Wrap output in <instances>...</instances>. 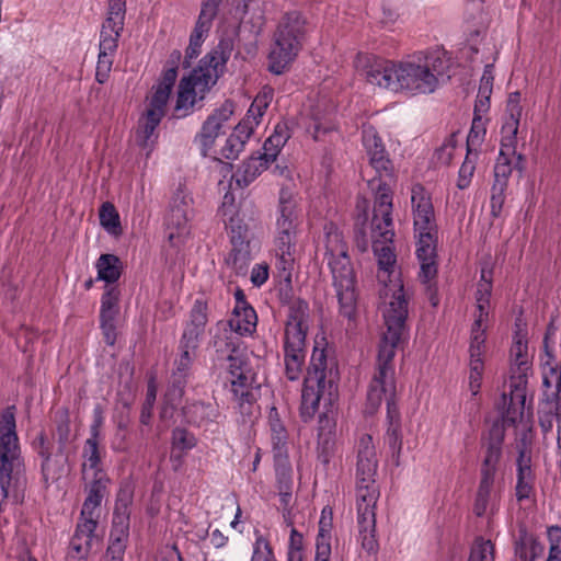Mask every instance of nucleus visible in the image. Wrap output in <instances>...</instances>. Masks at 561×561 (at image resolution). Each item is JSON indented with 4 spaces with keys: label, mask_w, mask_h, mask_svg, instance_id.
<instances>
[{
    "label": "nucleus",
    "mask_w": 561,
    "mask_h": 561,
    "mask_svg": "<svg viewBox=\"0 0 561 561\" xmlns=\"http://www.w3.org/2000/svg\"><path fill=\"white\" fill-rule=\"evenodd\" d=\"M383 321L386 332L382 334L377 357V369L367 391V409L374 413L382 400L387 401V414L389 426L386 433V442L393 453L399 454L402 448L400 435V419L393 402L396 393L393 358L396 350L403 341L408 318V296L401 284H393V288H386Z\"/></svg>",
    "instance_id": "1"
},
{
    "label": "nucleus",
    "mask_w": 561,
    "mask_h": 561,
    "mask_svg": "<svg viewBox=\"0 0 561 561\" xmlns=\"http://www.w3.org/2000/svg\"><path fill=\"white\" fill-rule=\"evenodd\" d=\"M354 65L373 87L393 93L426 94L437 89L448 58L443 49L419 51L397 62L359 53Z\"/></svg>",
    "instance_id": "2"
},
{
    "label": "nucleus",
    "mask_w": 561,
    "mask_h": 561,
    "mask_svg": "<svg viewBox=\"0 0 561 561\" xmlns=\"http://www.w3.org/2000/svg\"><path fill=\"white\" fill-rule=\"evenodd\" d=\"M233 47L231 37L221 38L218 45L199 60L198 67L180 81L174 107L179 117L187 115L197 96L203 99L204 94L216 84L225 72Z\"/></svg>",
    "instance_id": "3"
},
{
    "label": "nucleus",
    "mask_w": 561,
    "mask_h": 561,
    "mask_svg": "<svg viewBox=\"0 0 561 561\" xmlns=\"http://www.w3.org/2000/svg\"><path fill=\"white\" fill-rule=\"evenodd\" d=\"M24 465L11 408L0 414V512L9 501L24 497Z\"/></svg>",
    "instance_id": "4"
},
{
    "label": "nucleus",
    "mask_w": 561,
    "mask_h": 561,
    "mask_svg": "<svg viewBox=\"0 0 561 561\" xmlns=\"http://www.w3.org/2000/svg\"><path fill=\"white\" fill-rule=\"evenodd\" d=\"M337 379L334 358H328L325 350L314 347L301 391L300 416L305 422L313 419L321 401L332 405L337 396Z\"/></svg>",
    "instance_id": "5"
},
{
    "label": "nucleus",
    "mask_w": 561,
    "mask_h": 561,
    "mask_svg": "<svg viewBox=\"0 0 561 561\" xmlns=\"http://www.w3.org/2000/svg\"><path fill=\"white\" fill-rule=\"evenodd\" d=\"M107 483L100 480L85 482L88 495L69 545L67 561H85L92 547L99 543L95 529L101 515L102 501L107 495Z\"/></svg>",
    "instance_id": "6"
},
{
    "label": "nucleus",
    "mask_w": 561,
    "mask_h": 561,
    "mask_svg": "<svg viewBox=\"0 0 561 561\" xmlns=\"http://www.w3.org/2000/svg\"><path fill=\"white\" fill-rule=\"evenodd\" d=\"M325 248L340 313L347 319H352L356 312L357 295L355 275L347 255V245L337 231H330L327 234Z\"/></svg>",
    "instance_id": "7"
},
{
    "label": "nucleus",
    "mask_w": 561,
    "mask_h": 561,
    "mask_svg": "<svg viewBox=\"0 0 561 561\" xmlns=\"http://www.w3.org/2000/svg\"><path fill=\"white\" fill-rule=\"evenodd\" d=\"M307 32V21L300 12L291 11L282 16L268 54L271 72L282 75L289 69L302 48Z\"/></svg>",
    "instance_id": "8"
},
{
    "label": "nucleus",
    "mask_w": 561,
    "mask_h": 561,
    "mask_svg": "<svg viewBox=\"0 0 561 561\" xmlns=\"http://www.w3.org/2000/svg\"><path fill=\"white\" fill-rule=\"evenodd\" d=\"M309 306L295 299L288 307L284 336L285 374L289 380H298L306 359V335L309 328Z\"/></svg>",
    "instance_id": "9"
},
{
    "label": "nucleus",
    "mask_w": 561,
    "mask_h": 561,
    "mask_svg": "<svg viewBox=\"0 0 561 561\" xmlns=\"http://www.w3.org/2000/svg\"><path fill=\"white\" fill-rule=\"evenodd\" d=\"M492 282L478 283L476 293L477 314L471 328L469 344V388L473 396L479 392L484 370V355L486 351V329L489 323L490 296Z\"/></svg>",
    "instance_id": "10"
},
{
    "label": "nucleus",
    "mask_w": 561,
    "mask_h": 561,
    "mask_svg": "<svg viewBox=\"0 0 561 561\" xmlns=\"http://www.w3.org/2000/svg\"><path fill=\"white\" fill-rule=\"evenodd\" d=\"M175 80V68L165 69L162 72L161 80L153 87L154 91L149 99V105L138 121L135 136L138 146L148 148L154 142V130L165 115V107Z\"/></svg>",
    "instance_id": "11"
},
{
    "label": "nucleus",
    "mask_w": 561,
    "mask_h": 561,
    "mask_svg": "<svg viewBox=\"0 0 561 561\" xmlns=\"http://www.w3.org/2000/svg\"><path fill=\"white\" fill-rule=\"evenodd\" d=\"M379 490L375 480H356L357 527L362 548L376 554L379 548L376 537V504Z\"/></svg>",
    "instance_id": "12"
},
{
    "label": "nucleus",
    "mask_w": 561,
    "mask_h": 561,
    "mask_svg": "<svg viewBox=\"0 0 561 561\" xmlns=\"http://www.w3.org/2000/svg\"><path fill=\"white\" fill-rule=\"evenodd\" d=\"M512 375L510 378V403L505 419L515 422L524 416V403L526 402L527 376L530 370L528 346L525 341L517 339L511 348Z\"/></svg>",
    "instance_id": "13"
},
{
    "label": "nucleus",
    "mask_w": 561,
    "mask_h": 561,
    "mask_svg": "<svg viewBox=\"0 0 561 561\" xmlns=\"http://www.w3.org/2000/svg\"><path fill=\"white\" fill-rule=\"evenodd\" d=\"M194 215L193 199L183 188H179L170 203L164 217L168 240L173 247H179L190 234L191 220Z\"/></svg>",
    "instance_id": "14"
},
{
    "label": "nucleus",
    "mask_w": 561,
    "mask_h": 561,
    "mask_svg": "<svg viewBox=\"0 0 561 561\" xmlns=\"http://www.w3.org/2000/svg\"><path fill=\"white\" fill-rule=\"evenodd\" d=\"M393 238L392 194L386 183H382L378 186L375 198L371 219V242H393Z\"/></svg>",
    "instance_id": "15"
},
{
    "label": "nucleus",
    "mask_w": 561,
    "mask_h": 561,
    "mask_svg": "<svg viewBox=\"0 0 561 561\" xmlns=\"http://www.w3.org/2000/svg\"><path fill=\"white\" fill-rule=\"evenodd\" d=\"M520 99L522 96L519 92H513L507 98L505 121L502 126V139L500 150L501 156L516 158L517 161H522L523 159L520 154L516 156V136L518 133L519 121L523 113Z\"/></svg>",
    "instance_id": "16"
},
{
    "label": "nucleus",
    "mask_w": 561,
    "mask_h": 561,
    "mask_svg": "<svg viewBox=\"0 0 561 561\" xmlns=\"http://www.w3.org/2000/svg\"><path fill=\"white\" fill-rule=\"evenodd\" d=\"M297 227H288L283 222V227H276L275 252L277 257L276 266L280 277L285 282H291V273L296 260Z\"/></svg>",
    "instance_id": "17"
},
{
    "label": "nucleus",
    "mask_w": 561,
    "mask_h": 561,
    "mask_svg": "<svg viewBox=\"0 0 561 561\" xmlns=\"http://www.w3.org/2000/svg\"><path fill=\"white\" fill-rule=\"evenodd\" d=\"M121 291L116 286L107 285L101 298L100 325L107 345L116 342V320L119 314Z\"/></svg>",
    "instance_id": "18"
},
{
    "label": "nucleus",
    "mask_w": 561,
    "mask_h": 561,
    "mask_svg": "<svg viewBox=\"0 0 561 561\" xmlns=\"http://www.w3.org/2000/svg\"><path fill=\"white\" fill-rule=\"evenodd\" d=\"M505 431L500 422L493 423L484 444V454L480 467V479L495 480L502 459V445Z\"/></svg>",
    "instance_id": "19"
},
{
    "label": "nucleus",
    "mask_w": 561,
    "mask_h": 561,
    "mask_svg": "<svg viewBox=\"0 0 561 561\" xmlns=\"http://www.w3.org/2000/svg\"><path fill=\"white\" fill-rule=\"evenodd\" d=\"M414 231H436V218L431 194L421 184L411 190Z\"/></svg>",
    "instance_id": "20"
},
{
    "label": "nucleus",
    "mask_w": 561,
    "mask_h": 561,
    "mask_svg": "<svg viewBox=\"0 0 561 561\" xmlns=\"http://www.w3.org/2000/svg\"><path fill=\"white\" fill-rule=\"evenodd\" d=\"M416 238V256L421 264L420 279L423 283H428L437 274L436 265V231H414Z\"/></svg>",
    "instance_id": "21"
},
{
    "label": "nucleus",
    "mask_w": 561,
    "mask_h": 561,
    "mask_svg": "<svg viewBox=\"0 0 561 561\" xmlns=\"http://www.w3.org/2000/svg\"><path fill=\"white\" fill-rule=\"evenodd\" d=\"M234 112V103L226 100L218 108L210 114L202 126L201 133L196 136L203 156H207L219 136L224 123L230 119Z\"/></svg>",
    "instance_id": "22"
},
{
    "label": "nucleus",
    "mask_w": 561,
    "mask_h": 561,
    "mask_svg": "<svg viewBox=\"0 0 561 561\" xmlns=\"http://www.w3.org/2000/svg\"><path fill=\"white\" fill-rule=\"evenodd\" d=\"M118 507H127L125 504L116 506L113 527L110 535V543L104 561H123L128 540V516L126 512H119Z\"/></svg>",
    "instance_id": "23"
},
{
    "label": "nucleus",
    "mask_w": 561,
    "mask_h": 561,
    "mask_svg": "<svg viewBox=\"0 0 561 561\" xmlns=\"http://www.w3.org/2000/svg\"><path fill=\"white\" fill-rule=\"evenodd\" d=\"M100 439L88 438L82 450L81 473L85 482H108V478L102 469Z\"/></svg>",
    "instance_id": "24"
},
{
    "label": "nucleus",
    "mask_w": 561,
    "mask_h": 561,
    "mask_svg": "<svg viewBox=\"0 0 561 561\" xmlns=\"http://www.w3.org/2000/svg\"><path fill=\"white\" fill-rule=\"evenodd\" d=\"M257 317L255 310L248 304L242 301L236 305L232 314L227 323L218 322L217 328H229V333L238 335H251L255 332Z\"/></svg>",
    "instance_id": "25"
},
{
    "label": "nucleus",
    "mask_w": 561,
    "mask_h": 561,
    "mask_svg": "<svg viewBox=\"0 0 561 561\" xmlns=\"http://www.w3.org/2000/svg\"><path fill=\"white\" fill-rule=\"evenodd\" d=\"M508 403H510V397L507 396L506 392H504L501 398V403L499 404V409L502 412V423L501 424L503 425V427L505 425H515L517 423L519 424V426L522 427V434H520L519 442L517 444L518 454L523 453V451H527L529 454V456L531 457V443H533L534 434H533V413L530 411V408L526 409V405H524V416L518 415V417L516 419L515 422H511L505 419V413H506ZM524 404H526V402Z\"/></svg>",
    "instance_id": "26"
},
{
    "label": "nucleus",
    "mask_w": 561,
    "mask_h": 561,
    "mask_svg": "<svg viewBox=\"0 0 561 561\" xmlns=\"http://www.w3.org/2000/svg\"><path fill=\"white\" fill-rule=\"evenodd\" d=\"M378 460L373 437L364 434L358 440L356 480H375Z\"/></svg>",
    "instance_id": "27"
},
{
    "label": "nucleus",
    "mask_w": 561,
    "mask_h": 561,
    "mask_svg": "<svg viewBox=\"0 0 561 561\" xmlns=\"http://www.w3.org/2000/svg\"><path fill=\"white\" fill-rule=\"evenodd\" d=\"M118 38L117 36H112L108 34L101 33L100 46H99V56L96 62V71H95V80L99 83H104L107 81L114 56L116 54L118 47Z\"/></svg>",
    "instance_id": "28"
},
{
    "label": "nucleus",
    "mask_w": 561,
    "mask_h": 561,
    "mask_svg": "<svg viewBox=\"0 0 561 561\" xmlns=\"http://www.w3.org/2000/svg\"><path fill=\"white\" fill-rule=\"evenodd\" d=\"M517 481L515 495L518 502L529 499L534 492L535 473L531 468V457L527 451L519 453L516 459Z\"/></svg>",
    "instance_id": "29"
},
{
    "label": "nucleus",
    "mask_w": 561,
    "mask_h": 561,
    "mask_svg": "<svg viewBox=\"0 0 561 561\" xmlns=\"http://www.w3.org/2000/svg\"><path fill=\"white\" fill-rule=\"evenodd\" d=\"M499 502L500 490L496 486L495 480L480 479L473 504V513L479 517L493 513L499 506Z\"/></svg>",
    "instance_id": "30"
},
{
    "label": "nucleus",
    "mask_w": 561,
    "mask_h": 561,
    "mask_svg": "<svg viewBox=\"0 0 561 561\" xmlns=\"http://www.w3.org/2000/svg\"><path fill=\"white\" fill-rule=\"evenodd\" d=\"M208 307L203 300L197 299L190 314V321L186 324L182 337L185 339L187 345H198L199 336L203 334L208 322Z\"/></svg>",
    "instance_id": "31"
},
{
    "label": "nucleus",
    "mask_w": 561,
    "mask_h": 561,
    "mask_svg": "<svg viewBox=\"0 0 561 561\" xmlns=\"http://www.w3.org/2000/svg\"><path fill=\"white\" fill-rule=\"evenodd\" d=\"M187 421L197 426H207L216 423L220 417L219 408L214 403L193 402L183 408Z\"/></svg>",
    "instance_id": "32"
},
{
    "label": "nucleus",
    "mask_w": 561,
    "mask_h": 561,
    "mask_svg": "<svg viewBox=\"0 0 561 561\" xmlns=\"http://www.w3.org/2000/svg\"><path fill=\"white\" fill-rule=\"evenodd\" d=\"M126 0H108L107 16L102 24V34L121 37L125 24Z\"/></svg>",
    "instance_id": "33"
},
{
    "label": "nucleus",
    "mask_w": 561,
    "mask_h": 561,
    "mask_svg": "<svg viewBox=\"0 0 561 561\" xmlns=\"http://www.w3.org/2000/svg\"><path fill=\"white\" fill-rule=\"evenodd\" d=\"M32 446L38 456L42 457V472L46 482L56 481L60 477V471L56 469L51 461V445L48 442L47 435L41 431L34 438Z\"/></svg>",
    "instance_id": "34"
},
{
    "label": "nucleus",
    "mask_w": 561,
    "mask_h": 561,
    "mask_svg": "<svg viewBox=\"0 0 561 561\" xmlns=\"http://www.w3.org/2000/svg\"><path fill=\"white\" fill-rule=\"evenodd\" d=\"M283 222L288 227H298L299 214L297 202L288 190H280L278 199V216L276 227H283Z\"/></svg>",
    "instance_id": "35"
},
{
    "label": "nucleus",
    "mask_w": 561,
    "mask_h": 561,
    "mask_svg": "<svg viewBox=\"0 0 561 561\" xmlns=\"http://www.w3.org/2000/svg\"><path fill=\"white\" fill-rule=\"evenodd\" d=\"M289 138L290 131L287 124L278 123L274 133L264 141L263 152L260 154L270 163L274 162Z\"/></svg>",
    "instance_id": "36"
},
{
    "label": "nucleus",
    "mask_w": 561,
    "mask_h": 561,
    "mask_svg": "<svg viewBox=\"0 0 561 561\" xmlns=\"http://www.w3.org/2000/svg\"><path fill=\"white\" fill-rule=\"evenodd\" d=\"M213 346L217 360H227L229 365H232L241 359L237 355V343L233 335L228 332V328H222V332L215 335Z\"/></svg>",
    "instance_id": "37"
},
{
    "label": "nucleus",
    "mask_w": 561,
    "mask_h": 561,
    "mask_svg": "<svg viewBox=\"0 0 561 561\" xmlns=\"http://www.w3.org/2000/svg\"><path fill=\"white\" fill-rule=\"evenodd\" d=\"M542 552L543 547L537 538L525 529H520L515 540V554L523 561H535Z\"/></svg>",
    "instance_id": "38"
},
{
    "label": "nucleus",
    "mask_w": 561,
    "mask_h": 561,
    "mask_svg": "<svg viewBox=\"0 0 561 561\" xmlns=\"http://www.w3.org/2000/svg\"><path fill=\"white\" fill-rule=\"evenodd\" d=\"M268 424L271 428L274 456H277L278 454L288 455V433L275 408H272L270 411Z\"/></svg>",
    "instance_id": "39"
},
{
    "label": "nucleus",
    "mask_w": 561,
    "mask_h": 561,
    "mask_svg": "<svg viewBox=\"0 0 561 561\" xmlns=\"http://www.w3.org/2000/svg\"><path fill=\"white\" fill-rule=\"evenodd\" d=\"M270 165V162L264 160L261 154L251 157L243 162L241 169L233 175L236 183L240 187L248 186Z\"/></svg>",
    "instance_id": "40"
},
{
    "label": "nucleus",
    "mask_w": 561,
    "mask_h": 561,
    "mask_svg": "<svg viewBox=\"0 0 561 561\" xmlns=\"http://www.w3.org/2000/svg\"><path fill=\"white\" fill-rule=\"evenodd\" d=\"M95 267L98 270V279L104 280L107 284L117 282L122 274V262L114 254H101Z\"/></svg>",
    "instance_id": "41"
},
{
    "label": "nucleus",
    "mask_w": 561,
    "mask_h": 561,
    "mask_svg": "<svg viewBox=\"0 0 561 561\" xmlns=\"http://www.w3.org/2000/svg\"><path fill=\"white\" fill-rule=\"evenodd\" d=\"M226 228H230L232 232L240 233L241 218L239 215V206L236 203L234 196L231 193H226L222 204L218 210Z\"/></svg>",
    "instance_id": "42"
},
{
    "label": "nucleus",
    "mask_w": 561,
    "mask_h": 561,
    "mask_svg": "<svg viewBox=\"0 0 561 561\" xmlns=\"http://www.w3.org/2000/svg\"><path fill=\"white\" fill-rule=\"evenodd\" d=\"M373 249L375 255L377 256L378 265L380 268L378 279L386 282V278L390 275L391 268L396 264V255L393 253L392 242L373 243Z\"/></svg>",
    "instance_id": "43"
},
{
    "label": "nucleus",
    "mask_w": 561,
    "mask_h": 561,
    "mask_svg": "<svg viewBox=\"0 0 561 561\" xmlns=\"http://www.w3.org/2000/svg\"><path fill=\"white\" fill-rule=\"evenodd\" d=\"M273 98L274 90L270 87H264L253 100L245 117L253 119L256 124H260V119L273 101Z\"/></svg>",
    "instance_id": "44"
},
{
    "label": "nucleus",
    "mask_w": 561,
    "mask_h": 561,
    "mask_svg": "<svg viewBox=\"0 0 561 561\" xmlns=\"http://www.w3.org/2000/svg\"><path fill=\"white\" fill-rule=\"evenodd\" d=\"M274 460L278 490L282 492L285 491V495H288V490H291L293 482V469L288 455L278 454L274 456Z\"/></svg>",
    "instance_id": "45"
},
{
    "label": "nucleus",
    "mask_w": 561,
    "mask_h": 561,
    "mask_svg": "<svg viewBox=\"0 0 561 561\" xmlns=\"http://www.w3.org/2000/svg\"><path fill=\"white\" fill-rule=\"evenodd\" d=\"M99 217L101 226L108 233L117 236L122 232L119 215L112 203L105 202L102 204Z\"/></svg>",
    "instance_id": "46"
},
{
    "label": "nucleus",
    "mask_w": 561,
    "mask_h": 561,
    "mask_svg": "<svg viewBox=\"0 0 561 561\" xmlns=\"http://www.w3.org/2000/svg\"><path fill=\"white\" fill-rule=\"evenodd\" d=\"M369 164L375 169L380 179H392L394 176V165L389 158L386 148L373 152L368 157Z\"/></svg>",
    "instance_id": "47"
},
{
    "label": "nucleus",
    "mask_w": 561,
    "mask_h": 561,
    "mask_svg": "<svg viewBox=\"0 0 561 561\" xmlns=\"http://www.w3.org/2000/svg\"><path fill=\"white\" fill-rule=\"evenodd\" d=\"M208 27L202 26L199 24L195 25L190 36V44L185 51V67H190L191 60L195 59L199 55L202 44L204 43L205 36L208 33Z\"/></svg>",
    "instance_id": "48"
},
{
    "label": "nucleus",
    "mask_w": 561,
    "mask_h": 561,
    "mask_svg": "<svg viewBox=\"0 0 561 561\" xmlns=\"http://www.w3.org/2000/svg\"><path fill=\"white\" fill-rule=\"evenodd\" d=\"M231 392L233 399L239 403L242 413L252 414V404L255 401L253 387L243 385H236L231 382Z\"/></svg>",
    "instance_id": "49"
},
{
    "label": "nucleus",
    "mask_w": 561,
    "mask_h": 561,
    "mask_svg": "<svg viewBox=\"0 0 561 561\" xmlns=\"http://www.w3.org/2000/svg\"><path fill=\"white\" fill-rule=\"evenodd\" d=\"M520 161L516 158L499 154L497 161L494 167V183H502L507 187L508 178L512 174L513 168L518 167Z\"/></svg>",
    "instance_id": "50"
},
{
    "label": "nucleus",
    "mask_w": 561,
    "mask_h": 561,
    "mask_svg": "<svg viewBox=\"0 0 561 561\" xmlns=\"http://www.w3.org/2000/svg\"><path fill=\"white\" fill-rule=\"evenodd\" d=\"M468 561H494V545L491 540H474Z\"/></svg>",
    "instance_id": "51"
},
{
    "label": "nucleus",
    "mask_w": 561,
    "mask_h": 561,
    "mask_svg": "<svg viewBox=\"0 0 561 561\" xmlns=\"http://www.w3.org/2000/svg\"><path fill=\"white\" fill-rule=\"evenodd\" d=\"M362 134L363 146L367 157L371 156L373 152L382 150V148H385V145L374 126H364Z\"/></svg>",
    "instance_id": "52"
},
{
    "label": "nucleus",
    "mask_w": 561,
    "mask_h": 561,
    "mask_svg": "<svg viewBox=\"0 0 561 561\" xmlns=\"http://www.w3.org/2000/svg\"><path fill=\"white\" fill-rule=\"evenodd\" d=\"M229 373L231 375V382H236V385H243L253 387L254 376L250 369L247 368V365L242 359L237 362V364H232L228 366Z\"/></svg>",
    "instance_id": "53"
},
{
    "label": "nucleus",
    "mask_w": 561,
    "mask_h": 561,
    "mask_svg": "<svg viewBox=\"0 0 561 561\" xmlns=\"http://www.w3.org/2000/svg\"><path fill=\"white\" fill-rule=\"evenodd\" d=\"M56 436L60 447H65L70 436V417L67 410L56 413Z\"/></svg>",
    "instance_id": "54"
},
{
    "label": "nucleus",
    "mask_w": 561,
    "mask_h": 561,
    "mask_svg": "<svg viewBox=\"0 0 561 561\" xmlns=\"http://www.w3.org/2000/svg\"><path fill=\"white\" fill-rule=\"evenodd\" d=\"M476 170V161L471 158V150L469 149L465 161L462 162L459 174H458V181L457 186L460 190H465L469 186L472 175Z\"/></svg>",
    "instance_id": "55"
},
{
    "label": "nucleus",
    "mask_w": 561,
    "mask_h": 561,
    "mask_svg": "<svg viewBox=\"0 0 561 561\" xmlns=\"http://www.w3.org/2000/svg\"><path fill=\"white\" fill-rule=\"evenodd\" d=\"M172 445L181 450H188L196 445V438L187 430L176 427L172 431Z\"/></svg>",
    "instance_id": "56"
},
{
    "label": "nucleus",
    "mask_w": 561,
    "mask_h": 561,
    "mask_svg": "<svg viewBox=\"0 0 561 561\" xmlns=\"http://www.w3.org/2000/svg\"><path fill=\"white\" fill-rule=\"evenodd\" d=\"M221 0H204L196 24L210 28Z\"/></svg>",
    "instance_id": "57"
},
{
    "label": "nucleus",
    "mask_w": 561,
    "mask_h": 561,
    "mask_svg": "<svg viewBox=\"0 0 561 561\" xmlns=\"http://www.w3.org/2000/svg\"><path fill=\"white\" fill-rule=\"evenodd\" d=\"M240 248H233L228 256V262L232 264V266L238 272H243L244 267L247 266L250 254L248 250V244H244L243 242L240 243Z\"/></svg>",
    "instance_id": "58"
},
{
    "label": "nucleus",
    "mask_w": 561,
    "mask_h": 561,
    "mask_svg": "<svg viewBox=\"0 0 561 561\" xmlns=\"http://www.w3.org/2000/svg\"><path fill=\"white\" fill-rule=\"evenodd\" d=\"M506 186L502 183H493L491 188V215L494 218L500 217L504 201Z\"/></svg>",
    "instance_id": "59"
},
{
    "label": "nucleus",
    "mask_w": 561,
    "mask_h": 561,
    "mask_svg": "<svg viewBox=\"0 0 561 561\" xmlns=\"http://www.w3.org/2000/svg\"><path fill=\"white\" fill-rule=\"evenodd\" d=\"M253 119H249L244 117L233 129L231 137H234L242 146L247 144V141L253 135L254 128L257 126Z\"/></svg>",
    "instance_id": "60"
},
{
    "label": "nucleus",
    "mask_w": 561,
    "mask_h": 561,
    "mask_svg": "<svg viewBox=\"0 0 561 561\" xmlns=\"http://www.w3.org/2000/svg\"><path fill=\"white\" fill-rule=\"evenodd\" d=\"M550 542L549 556L546 561H561V528L551 527L548 530Z\"/></svg>",
    "instance_id": "61"
},
{
    "label": "nucleus",
    "mask_w": 561,
    "mask_h": 561,
    "mask_svg": "<svg viewBox=\"0 0 561 561\" xmlns=\"http://www.w3.org/2000/svg\"><path fill=\"white\" fill-rule=\"evenodd\" d=\"M185 339H181V355L176 360V370L183 375L187 373L193 362V354L198 345L190 346L187 345Z\"/></svg>",
    "instance_id": "62"
},
{
    "label": "nucleus",
    "mask_w": 561,
    "mask_h": 561,
    "mask_svg": "<svg viewBox=\"0 0 561 561\" xmlns=\"http://www.w3.org/2000/svg\"><path fill=\"white\" fill-rule=\"evenodd\" d=\"M157 398V388L153 383H149L147 388L146 399L141 408L140 422L142 424H149L152 409Z\"/></svg>",
    "instance_id": "63"
},
{
    "label": "nucleus",
    "mask_w": 561,
    "mask_h": 561,
    "mask_svg": "<svg viewBox=\"0 0 561 561\" xmlns=\"http://www.w3.org/2000/svg\"><path fill=\"white\" fill-rule=\"evenodd\" d=\"M485 134L484 125L481 116H474L471 129L467 138L468 150L471 146H478L483 139Z\"/></svg>",
    "instance_id": "64"
}]
</instances>
